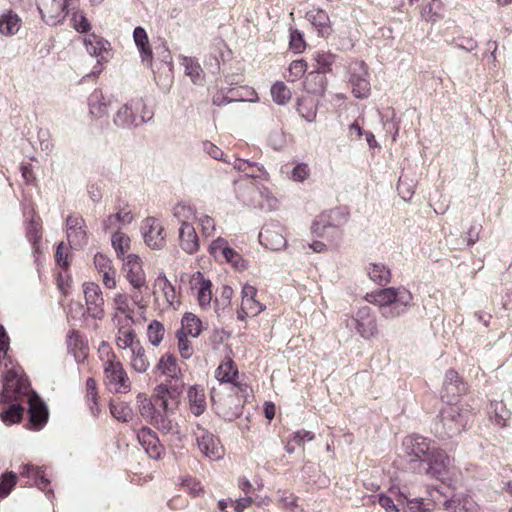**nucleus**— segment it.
Returning <instances> with one entry per match:
<instances>
[{
    "label": "nucleus",
    "mask_w": 512,
    "mask_h": 512,
    "mask_svg": "<svg viewBox=\"0 0 512 512\" xmlns=\"http://www.w3.org/2000/svg\"><path fill=\"white\" fill-rule=\"evenodd\" d=\"M365 299L379 307L383 319L392 320L405 314L412 305L413 296L403 286L388 287L368 293Z\"/></svg>",
    "instance_id": "f257e3e1"
},
{
    "label": "nucleus",
    "mask_w": 512,
    "mask_h": 512,
    "mask_svg": "<svg viewBox=\"0 0 512 512\" xmlns=\"http://www.w3.org/2000/svg\"><path fill=\"white\" fill-rule=\"evenodd\" d=\"M473 411L468 404L455 403L444 406L436 424L440 438H453L465 431L473 421Z\"/></svg>",
    "instance_id": "f03ea898"
},
{
    "label": "nucleus",
    "mask_w": 512,
    "mask_h": 512,
    "mask_svg": "<svg viewBox=\"0 0 512 512\" xmlns=\"http://www.w3.org/2000/svg\"><path fill=\"white\" fill-rule=\"evenodd\" d=\"M153 116L142 98L131 99L121 106L114 116V124L120 128L137 127Z\"/></svg>",
    "instance_id": "7ed1b4c3"
},
{
    "label": "nucleus",
    "mask_w": 512,
    "mask_h": 512,
    "mask_svg": "<svg viewBox=\"0 0 512 512\" xmlns=\"http://www.w3.org/2000/svg\"><path fill=\"white\" fill-rule=\"evenodd\" d=\"M124 271L126 279L133 288L131 299L139 308H144L142 292L143 288H147L146 275L142 267V261L136 254H129L124 259Z\"/></svg>",
    "instance_id": "20e7f679"
},
{
    "label": "nucleus",
    "mask_w": 512,
    "mask_h": 512,
    "mask_svg": "<svg viewBox=\"0 0 512 512\" xmlns=\"http://www.w3.org/2000/svg\"><path fill=\"white\" fill-rule=\"evenodd\" d=\"M345 327L358 334L365 340H370L378 335V324L375 314L368 306L359 308L355 314L344 320Z\"/></svg>",
    "instance_id": "39448f33"
},
{
    "label": "nucleus",
    "mask_w": 512,
    "mask_h": 512,
    "mask_svg": "<svg viewBox=\"0 0 512 512\" xmlns=\"http://www.w3.org/2000/svg\"><path fill=\"white\" fill-rule=\"evenodd\" d=\"M111 354L104 363V382L107 388L114 393H128L131 382L122 363Z\"/></svg>",
    "instance_id": "423d86ee"
},
{
    "label": "nucleus",
    "mask_w": 512,
    "mask_h": 512,
    "mask_svg": "<svg viewBox=\"0 0 512 512\" xmlns=\"http://www.w3.org/2000/svg\"><path fill=\"white\" fill-rule=\"evenodd\" d=\"M208 251L215 261L219 263L231 264L238 271H243L247 268L246 261L229 245L228 240L223 237H217L212 240L208 246Z\"/></svg>",
    "instance_id": "0eeeda50"
},
{
    "label": "nucleus",
    "mask_w": 512,
    "mask_h": 512,
    "mask_svg": "<svg viewBox=\"0 0 512 512\" xmlns=\"http://www.w3.org/2000/svg\"><path fill=\"white\" fill-rule=\"evenodd\" d=\"M193 435L201 453L210 460H220L224 456V448L220 440L199 423L195 424Z\"/></svg>",
    "instance_id": "6e6552de"
},
{
    "label": "nucleus",
    "mask_w": 512,
    "mask_h": 512,
    "mask_svg": "<svg viewBox=\"0 0 512 512\" xmlns=\"http://www.w3.org/2000/svg\"><path fill=\"white\" fill-rule=\"evenodd\" d=\"M72 0H36L37 9L42 20L48 25L62 23L68 14Z\"/></svg>",
    "instance_id": "1a4fd4ad"
},
{
    "label": "nucleus",
    "mask_w": 512,
    "mask_h": 512,
    "mask_svg": "<svg viewBox=\"0 0 512 512\" xmlns=\"http://www.w3.org/2000/svg\"><path fill=\"white\" fill-rule=\"evenodd\" d=\"M141 233L144 242L151 249H162L166 244L164 227L161 222L154 217H147L142 221Z\"/></svg>",
    "instance_id": "9d476101"
},
{
    "label": "nucleus",
    "mask_w": 512,
    "mask_h": 512,
    "mask_svg": "<svg viewBox=\"0 0 512 512\" xmlns=\"http://www.w3.org/2000/svg\"><path fill=\"white\" fill-rule=\"evenodd\" d=\"M424 462L427 464L426 473L440 479L448 472L452 459L444 450L433 445Z\"/></svg>",
    "instance_id": "9b49d317"
},
{
    "label": "nucleus",
    "mask_w": 512,
    "mask_h": 512,
    "mask_svg": "<svg viewBox=\"0 0 512 512\" xmlns=\"http://www.w3.org/2000/svg\"><path fill=\"white\" fill-rule=\"evenodd\" d=\"M83 292L88 314L94 319L101 320L105 315L101 288L94 282H86L83 284Z\"/></svg>",
    "instance_id": "f8f14e48"
},
{
    "label": "nucleus",
    "mask_w": 512,
    "mask_h": 512,
    "mask_svg": "<svg viewBox=\"0 0 512 512\" xmlns=\"http://www.w3.org/2000/svg\"><path fill=\"white\" fill-rule=\"evenodd\" d=\"M432 446L429 439L417 434L406 436L402 442L403 451L411 462H424Z\"/></svg>",
    "instance_id": "ddd939ff"
},
{
    "label": "nucleus",
    "mask_w": 512,
    "mask_h": 512,
    "mask_svg": "<svg viewBox=\"0 0 512 512\" xmlns=\"http://www.w3.org/2000/svg\"><path fill=\"white\" fill-rule=\"evenodd\" d=\"M241 295V306L237 312V318L239 320L243 321L246 317L257 316L265 310V305L256 299L257 289L254 286L245 284L242 287Z\"/></svg>",
    "instance_id": "4468645a"
},
{
    "label": "nucleus",
    "mask_w": 512,
    "mask_h": 512,
    "mask_svg": "<svg viewBox=\"0 0 512 512\" xmlns=\"http://www.w3.org/2000/svg\"><path fill=\"white\" fill-rule=\"evenodd\" d=\"M113 321L117 327L116 344L118 348H130L131 350L133 346H136V343H139V341L135 339L136 334L132 327L134 322L133 317L114 314Z\"/></svg>",
    "instance_id": "2eb2a0df"
},
{
    "label": "nucleus",
    "mask_w": 512,
    "mask_h": 512,
    "mask_svg": "<svg viewBox=\"0 0 512 512\" xmlns=\"http://www.w3.org/2000/svg\"><path fill=\"white\" fill-rule=\"evenodd\" d=\"M350 83L356 98H367L370 94L368 71L363 61H356L350 66Z\"/></svg>",
    "instance_id": "dca6fc26"
},
{
    "label": "nucleus",
    "mask_w": 512,
    "mask_h": 512,
    "mask_svg": "<svg viewBox=\"0 0 512 512\" xmlns=\"http://www.w3.org/2000/svg\"><path fill=\"white\" fill-rule=\"evenodd\" d=\"M347 222V214L340 208L331 209L321 214L313 223L312 230L324 237L326 230L336 229Z\"/></svg>",
    "instance_id": "f3484780"
},
{
    "label": "nucleus",
    "mask_w": 512,
    "mask_h": 512,
    "mask_svg": "<svg viewBox=\"0 0 512 512\" xmlns=\"http://www.w3.org/2000/svg\"><path fill=\"white\" fill-rule=\"evenodd\" d=\"M260 243L267 249L278 251L287 245L283 228L278 224H266L259 233Z\"/></svg>",
    "instance_id": "a211bd4d"
},
{
    "label": "nucleus",
    "mask_w": 512,
    "mask_h": 512,
    "mask_svg": "<svg viewBox=\"0 0 512 512\" xmlns=\"http://www.w3.org/2000/svg\"><path fill=\"white\" fill-rule=\"evenodd\" d=\"M67 240L71 247L79 248L87 243L85 221L81 216H69L66 220Z\"/></svg>",
    "instance_id": "6ab92c4d"
},
{
    "label": "nucleus",
    "mask_w": 512,
    "mask_h": 512,
    "mask_svg": "<svg viewBox=\"0 0 512 512\" xmlns=\"http://www.w3.org/2000/svg\"><path fill=\"white\" fill-rule=\"evenodd\" d=\"M156 369L167 378L175 380L173 391L180 393V390L183 387V382L180 380L182 374L180 368L178 367L177 359L175 356L169 353L164 354L159 359L158 364L156 365Z\"/></svg>",
    "instance_id": "aec40b11"
},
{
    "label": "nucleus",
    "mask_w": 512,
    "mask_h": 512,
    "mask_svg": "<svg viewBox=\"0 0 512 512\" xmlns=\"http://www.w3.org/2000/svg\"><path fill=\"white\" fill-rule=\"evenodd\" d=\"M83 44L86 51L91 55L98 58V63L107 62L110 57V43L104 38L91 33L85 35L83 38Z\"/></svg>",
    "instance_id": "412c9836"
},
{
    "label": "nucleus",
    "mask_w": 512,
    "mask_h": 512,
    "mask_svg": "<svg viewBox=\"0 0 512 512\" xmlns=\"http://www.w3.org/2000/svg\"><path fill=\"white\" fill-rule=\"evenodd\" d=\"M29 423L30 428L40 430L48 420V410L44 402L36 394H32L28 398Z\"/></svg>",
    "instance_id": "4be33fe9"
},
{
    "label": "nucleus",
    "mask_w": 512,
    "mask_h": 512,
    "mask_svg": "<svg viewBox=\"0 0 512 512\" xmlns=\"http://www.w3.org/2000/svg\"><path fill=\"white\" fill-rule=\"evenodd\" d=\"M444 510L448 512H479L480 507L474 498L468 494L453 495L443 502Z\"/></svg>",
    "instance_id": "5701e85b"
},
{
    "label": "nucleus",
    "mask_w": 512,
    "mask_h": 512,
    "mask_svg": "<svg viewBox=\"0 0 512 512\" xmlns=\"http://www.w3.org/2000/svg\"><path fill=\"white\" fill-rule=\"evenodd\" d=\"M234 189L237 198L247 206H256L259 186L255 180L240 179L235 182Z\"/></svg>",
    "instance_id": "b1692460"
},
{
    "label": "nucleus",
    "mask_w": 512,
    "mask_h": 512,
    "mask_svg": "<svg viewBox=\"0 0 512 512\" xmlns=\"http://www.w3.org/2000/svg\"><path fill=\"white\" fill-rule=\"evenodd\" d=\"M137 438L150 458H160L162 446L160 445L159 439L154 431L148 427H142L137 434Z\"/></svg>",
    "instance_id": "393cba45"
},
{
    "label": "nucleus",
    "mask_w": 512,
    "mask_h": 512,
    "mask_svg": "<svg viewBox=\"0 0 512 512\" xmlns=\"http://www.w3.org/2000/svg\"><path fill=\"white\" fill-rule=\"evenodd\" d=\"M179 245L187 254H195L199 251L200 242L195 228L191 224L180 225L178 231Z\"/></svg>",
    "instance_id": "a878e982"
},
{
    "label": "nucleus",
    "mask_w": 512,
    "mask_h": 512,
    "mask_svg": "<svg viewBox=\"0 0 512 512\" xmlns=\"http://www.w3.org/2000/svg\"><path fill=\"white\" fill-rule=\"evenodd\" d=\"M306 19L315 27L320 36L325 37L330 34V18L326 11L313 8L306 13Z\"/></svg>",
    "instance_id": "bb28decb"
},
{
    "label": "nucleus",
    "mask_w": 512,
    "mask_h": 512,
    "mask_svg": "<svg viewBox=\"0 0 512 512\" xmlns=\"http://www.w3.org/2000/svg\"><path fill=\"white\" fill-rule=\"evenodd\" d=\"M133 40L138 48L142 62L151 65L152 50L149 45V38L146 30L141 26H137L133 31Z\"/></svg>",
    "instance_id": "cd10ccee"
},
{
    "label": "nucleus",
    "mask_w": 512,
    "mask_h": 512,
    "mask_svg": "<svg viewBox=\"0 0 512 512\" xmlns=\"http://www.w3.org/2000/svg\"><path fill=\"white\" fill-rule=\"evenodd\" d=\"M110 99H107L101 90H94L88 98L90 114L95 118H102L108 113Z\"/></svg>",
    "instance_id": "c85d7f7f"
},
{
    "label": "nucleus",
    "mask_w": 512,
    "mask_h": 512,
    "mask_svg": "<svg viewBox=\"0 0 512 512\" xmlns=\"http://www.w3.org/2000/svg\"><path fill=\"white\" fill-rule=\"evenodd\" d=\"M134 216L130 209L122 208L117 213L110 214L104 219L102 225L105 231L119 230L121 226L130 224Z\"/></svg>",
    "instance_id": "c756f323"
},
{
    "label": "nucleus",
    "mask_w": 512,
    "mask_h": 512,
    "mask_svg": "<svg viewBox=\"0 0 512 512\" xmlns=\"http://www.w3.org/2000/svg\"><path fill=\"white\" fill-rule=\"evenodd\" d=\"M24 388L21 380L18 378L16 371L9 370L5 374L3 383L2 398L4 401L11 400L12 398L17 399V394Z\"/></svg>",
    "instance_id": "7c9ffc66"
},
{
    "label": "nucleus",
    "mask_w": 512,
    "mask_h": 512,
    "mask_svg": "<svg viewBox=\"0 0 512 512\" xmlns=\"http://www.w3.org/2000/svg\"><path fill=\"white\" fill-rule=\"evenodd\" d=\"M231 165L235 170L241 171L245 174L244 179L254 180L261 175L267 174L263 166L258 165L257 163H252L248 160L235 158Z\"/></svg>",
    "instance_id": "2f4dec72"
},
{
    "label": "nucleus",
    "mask_w": 512,
    "mask_h": 512,
    "mask_svg": "<svg viewBox=\"0 0 512 512\" xmlns=\"http://www.w3.org/2000/svg\"><path fill=\"white\" fill-rule=\"evenodd\" d=\"M443 385L447 395L456 396L467 391L466 383L461 380L458 373L453 369L446 372Z\"/></svg>",
    "instance_id": "473e14b6"
},
{
    "label": "nucleus",
    "mask_w": 512,
    "mask_h": 512,
    "mask_svg": "<svg viewBox=\"0 0 512 512\" xmlns=\"http://www.w3.org/2000/svg\"><path fill=\"white\" fill-rule=\"evenodd\" d=\"M20 17L9 10L0 15V33L4 36L15 35L21 27Z\"/></svg>",
    "instance_id": "72a5a7b5"
},
{
    "label": "nucleus",
    "mask_w": 512,
    "mask_h": 512,
    "mask_svg": "<svg viewBox=\"0 0 512 512\" xmlns=\"http://www.w3.org/2000/svg\"><path fill=\"white\" fill-rule=\"evenodd\" d=\"M20 475L31 479L33 483L42 490L49 484V480L45 477L43 469L30 463L21 466Z\"/></svg>",
    "instance_id": "f704fd0d"
},
{
    "label": "nucleus",
    "mask_w": 512,
    "mask_h": 512,
    "mask_svg": "<svg viewBox=\"0 0 512 512\" xmlns=\"http://www.w3.org/2000/svg\"><path fill=\"white\" fill-rule=\"evenodd\" d=\"M154 287L155 293L158 291L162 292L165 301L169 306H174L175 303H178L175 287L164 274L158 275L155 279Z\"/></svg>",
    "instance_id": "c9c22d12"
},
{
    "label": "nucleus",
    "mask_w": 512,
    "mask_h": 512,
    "mask_svg": "<svg viewBox=\"0 0 512 512\" xmlns=\"http://www.w3.org/2000/svg\"><path fill=\"white\" fill-rule=\"evenodd\" d=\"M190 410L195 416H200L206 409L204 390L198 386H192L188 390Z\"/></svg>",
    "instance_id": "e433bc0d"
},
{
    "label": "nucleus",
    "mask_w": 512,
    "mask_h": 512,
    "mask_svg": "<svg viewBox=\"0 0 512 512\" xmlns=\"http://www.w3.org/2000/svg\"><path fill=\"white\" fill-rule=\"evenodd\" d=\"M369 278L378 285L384 286L391 280V272L383 263H370L367 267Z\"/></svg>",
    "instance_id": "4c0bfd02"
},
{
    "label": "nucleus",
    "mask_w": 512,
    "mask_h": 512,
    "mask_svg": "<svg viewBox=\"0 0 512 512\" xmlns=\"http://www.w3.org/2000/svg\"><path fill=\"white\" fill-rule=\"evenodd\" d=\"M215 377L220 383L233 385L238 377V369L235 367L232 360H227L218 366Z\"/></svg>",
    "instance_id": "58836bf2"
},
{
    "label": "nucleus",
    "mask_w": 512,
    "mask_h": 512,
    "mask_svg": "<svg viewBox=\"0 0 512 512\" xmlns=\"http://www.w3.org/2000/svg\"><path fill=\"white\" fill-rule=\"evenodd\" d=\"M130 364L132 369L137 373H145L150 366V362L145 355V350L140 343H136V346H133L131 349Z\"/></svg>",
    "instance_id": "ea45409f"
},
{
    "label": "nucleus",
    "mask_w": 512,
    "mask_h": 512,
    "mask_svg": "<svg viewBox=\"0 0 512 512\" xmlns=\"http://www.w3.org/2000/svg\"><path fill=\"white\" fill-rule=\"evenodd\" d=\"M489 414L499 427L506 426L511 416L503 401H492L489 406Z\"/></svg>",
    "instance_id": "a19ab883"
},
{
    "label": "nucleus",
    "mask_w": 512,
    "mask_h": 512,
    "mask_svg": "<svg viewBox=\"0 0 512 512\" xmlns=\"http://www.w3.org/2000/svg\"><path fill=\"white\" fill-rule=\"evenodd\" d=\"M181 329L177 332H184L185 335L197 337L202 331L201 320L193 313H185L181 320Z\"/></svg>",
    "instance_id": "79ce46f5"
},
{
    "label": "nucleus",
    "mask_w": 512,
    "mask_h": 512,
    "mask_svg": "<svg viewBox=\"0 0 512 512\" xmlns=\"http://www.w3.org/2000/svg\"><path fill=\"white\" fill-rule=\"evenodd\" d=\"M181 64L185 74L189 76L194 84L200 85L204 81V72L200 64L193 58L183 57Z\"/></svg>",
    "instance_id": "37998d69"
},
{
    "label": "nucleus",
    "mask_w": 512,
    "mask_h": 512,
    "mask_svg": "<svg viewBox=\"0 0 512 512\" xmlns=\"http://www.w3.org/2000/svg\"><path fill=\"white\" fill-rule=\"evenodd\" d=\"M150 423L153 424L159 431H161L164 434H179L178 425L174 423L166 413H157V415L150 421Z\"/></svg>",
    "instance_id": "c03bdc74"
},
{
    "label": "nucleus",
    "mask_w": 512,
    "mask_h": 512,
    "mask_svg": "<svg viewBox=\"0 0 512 512\" xmlns=\"http://www.w3.org/2000/svg\"><path fill=\"white\" fill-rule=\"evenodd\" d=\"M137 406L141 416L149 421H151L157 415V413H159L150 398H148V396L143 393H139L137 395Z\"/></svg>",
    "instance_id": "a18cd8bd"
},
{
    "label": "nucleus",
    "mask_w": 512,
    "mask_h": 512,
    "mask_svg": "<svg viewBox=\"0 0 512 512\" xmlns=\"http://www.w3.org/2000/svg\"><path fill=\"white\" fill-rule=\"evenodd\" d=\"M112 247L114 248L117 256L120 258L124 256L130 249V238L125 233L117 230L111 237Z\"/></svg>",
    "instance_id": "49530a36"
},
{
    "label": "nucleus",
    "mask_w": 512,
    "mask_h": 512,
    "mask_svg": "<svg viewBox=\"0 0 512 512\" xmlns=\"http://www.w3.org/2000/svg\"><path fill=\"white\" fill-rule=\"evenodd\" d=\"M110 412L118 421L129 422L133 418L132 408L125 402L111 403Z\"/></svg>",
    "instance_id": "de8ad7c7"
},
{
    "label": "nucleus",
    "mask_w": 512,
    "mask_h": 512,
    "mask_svg": "<svg viewBox=\"0 0 512 512\" xmlns=\"http://www.w3.org/2000/svg\"><path fill=\"white\" fill-rule=\"evenodd\" d=\"M172 213L180 225L190 224L188 221L193 219L196 214L195 209L192 206L184 203L176 204L173 207Z\"/></svg>",
    "instance_id": "09e8293b"
},
{
    "label": "nucleus",
    "mask_w": 512,
    "mask_h": 512,
    "mask_svg": "<svg viewBox=\"0 0 512 512\" xmlns=\"http://www.w3.org/2000/svg\"><path fill=\"white\" fill-rule=\"evenodd\" d=\"M256 206H259L261 209L272 211L277 209L278 200L271 194V192L267 188L259 187Z\"/></svg>",
    "instance_id": "8fccbe9b"
},
{
    "label": "nucleus",
    "mask_w": 512,
    "mask_h": 512,
    "mask_svg": "<svg viewBox=\"0 0 512 512\" xmlns=\"http://www.w3.org/2000/svg\"><path fill=\"white\" fill-rule=\"evenodd\" d=\"M271 96L278 105H285L291 99V92L283 82H277L271 87Z\"/></svg>",
    "instance_id": "3c124183"
},
{
    "label": "nucleus",
    "mask_w": 512,
    "mask_h": 512,
    "mask_svg": "<svg viewBox=\"0 0 512 512\" xmlns=\"http://www.w3.org/2000/svg\"><path fill=\"white\" fill-rule=\"evenodd\" d=\"M198 291H197V299L199 305L203 308H206L210 305L212 299V291H211V281L200 279L198 282Z\"/></svg>",
    "instance_id": "603ef678"
},
{
    "label": "nucleus",
    "mask_w": 512,
    "mask_h": 512,
    "mask_svg": "<svg viewBox=\"0 0 512 512\" xmlns=\"http://www.w3.org/2000/svg\"><path fill=\"white\" fill-rule=\"evenodd\" d=\"M165 328L163 324L157 320L152 321L147 329V336L149 342L153 346H158L163 340Z\"/></svg>",
    "instance_id": "864d4df0"
},
{
    "label": "nucleus",
    "mask_w": 512,
    "mask_h": 512,
    "mask_svg": "<svg viewBox=\"0 0 512 512\" xmlns=\"http://www.w3.org/2000/svg\"><path fill=\"white\" fill-rule=\"evenodd\" d=\"M23 407L19 404L10 405L5 411L0 413L1 420L6 425H11L20 421L23 414Z\"/></svg>",
    "instance_id": "5fc2aeb1"
},
{
    "label": "nucleus",
    "mask_w": 512,
    "mask_h": 512,
    "mask_svg": "<svg viewBox=\"0 0 512 512\" xmlns=\"http://www.w3.org/2000/svg\"><path fill=\"white\" fill-rule=\"evenodd\" d=\"M314 60L317 63V69L325 73L331 70V65L335 62V55L326 51H317L314 54Z\"/></svg>",
    "instance_id": "6e6d98bb"
},
{
    "label": "nucleus",
    "mask_w": 512,
    "mask_h": 512,
    "mask_svg": "<svg viewBox=\"0 0 512 512\" xmlns=\"http://www.w3.org/2000/svg\"><path fill=\"white\" fill-rule=\"evenodd\" d=\"M113 308L115 314H122L121 316H132L129 306L128 296L124 293H116L113 297Z\"/></svg>",
    "instance_id": "4d7b16f0"
},
{
    "label": "nucleus",
    "mask_w": 512,
    "mask_h": 512,
    "mask_svg": "<svg viewBox=\"0 0 512 512\" xmlns=\"http://www.w3.org/2000/svg\"><path fill=\"white\" fill-rule=\"evenodd\" d=\"M67 345H68L69 350L73 351V353L75 354V357H78V355L76 354L77 351L81 352V356L85 357L86 345H85V342L82 339L81 335L78 332L72 331L68 335Z\"/></svg>",
    "instance_id": "13d9d810"
},
{
    "label": "nucleus",
    "mask_w": 512,
    "mask_h": 512,
    "mask_svg": "<svg viewBox=\"0 0 512 512\" xmlns=\"http://www.w3.org/2000/svg\"><path fill=\"white\" fill-rule=\"evenodd\" d=\"M400 497L407 500L409 512H429L431 510L430 502H425L423 498L408 499L405 493H400Z\"/></svg>",
    "instance_id": "bf43d9fd"
},
{
    "label": "nucleus",
    "mask_w": 512,
    "mask_h": 512,
    "mask_svg": "<svg viewBox=\"0 0 512 512\" xmlns=\"http://www.w3.org/2000/svg\"><path fill=\"white\" fill-rule=\"evenodd\" d=\"M311 175L310 167L307 163L301 162L295 165L291 171L290 178L294 182L302 183L307 180Z\"/></svg>",
    "instance_id": "052dcab7"
},
{
    "label": "nucleus",
    "mask_w": 512,
    "mask_h": 512,
    "mask_svg": "<svg viewBox=\"0 0 512 512\" xmlns=\"http://www.w3.org/2000/svg\"><path fill=\"white\" fill-rule=\"evenodd\" d=\"M178 339V350L184 359H189L193 355V347L184 332H176Z\"/></svg>",
    "instance_id": "680f3d73"
},
{
    "label": "nucleus",
    "mask_w": 512,
    "mask_h": 512,
    "mask_svg": "<svg viewBox=\"0 0 512 512\" xmlns=\"http://www.w3.org/2000/svg\"><path fill=\"white\" fill-rule=\"evenodd\" d=\"M26 233L29 241L32 243L34 247H36V245L41 239L40 223L38 221H35L34 219L30 220L26 228Z\"/></svg>",
    "instance_id": "e2e57ef3"
},
{
    "label": "nucleus",
    "mask_w": 512,
    "mask_h": 512,
    "mask_svg": "<svg viewBox=\"0 0 512 512\" xmlns=\"http://www.w3.org/2000/svg\"><path fill=\"white\" fill-rule=\"evenodd\" d=\"M199 225L201 227V232L204 237H212L214 236V232L216 230V224L214 219L209 215H202L198 219Z\"/></svg>",
    "instance_id": "0e129e2a"
},
{
    "label": "nucleus",
    "mask_w": 512,
    "mask_h": 512,
    "mask_svg": "<svg viewBox=\"0 0 512 512\" xmlns=\"http://www.w3.org/2000/svg\"><path fill=\"white\" fill-rule=\"evenodd\" d=\"M452 44L466 52H472L478 47L477 41L472 37H456L453 39Z\"/></svg>",
    "instance_id": "69168bd1"
},
{
    "label": "nucleus",
    "mask_w": 512,
    "mask_h": 512,
    "mask_svg": "<svg viewBox=\"0 0 512 512\" xmlns=\"http://www.w3.org/2000/svg\"><path fill=\"white\" fill-rule=\"evenodd\" d=\"M16 482L17 476L15 473L10 472L4 475L0 482V497H6L14 488Z\"/></svg>",
    "instance_id": "338daca9"
},
{
    "label": "nucleus",
    "mask_w": 512,
    "mask_h": 512,
    "mask_svg": "<svg viewBox=\"0 0 512 512\" xmlns=\"http://www.w3.org/2000/svg\"><path fill=\"white\" fill-rule=\"evenodd\" d=\"M307 69V63L303 59L294 60L289 66V73L292 80L301 78Z\"/></svg>",
    "instance_id": "774afa93"
}]
</instances>
